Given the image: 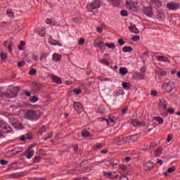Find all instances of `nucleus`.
Returning <instances> with one entry per match:
<instances>
[{"label":"nucleus","mask_w":180,"mask_h":180,"mask_svg":"<svg viewBox=\"0 0 180 180\" xmlns=\"http://www.w3.org/2000/svg\"><path fill=\"white\" fill-rule=\"evenodd\" d=\"M0 57H1V60H6L8 55H6V53L4 52H1Z\"/></svg>","instance_id":"obj_42"},{"label":"nucleus","mask_w":180,"mask_h":180,"mask_svg":"<svg viewBox=\"0 0 180 180\" xmlns=\"http://www.w3.org/2000/svg\"><path fill=\"white\" fill-rule=\"evenodd\" d=\"M51 78H52V81L53 82H55L56 84H63V80L61 79V78L54 75H52L51 76Z\"/></svg>","instance_id":"obj_15"},{"label":"nucleus","mask_w":180,"mask_h":180,"mask_svg":"<svg viewBox=\"0 0 180 180\" xmlns=\"http://www.w3.org/2000/svg\"><path fill=\"white\" fill-rule=\"evenodd\" d=\"M51 137H53V134L50 133L48 134L47 136L44 137V141H46V140L51 139Z\"/></svg>","instance_id":"obj_50"},{"label":"nucleus","mask_w":180,"mask_h":180,"mask_svg":"<svg viewBox=\"0 0 180 180\" xmlns=\"http://www.w3.org/2000/svg\"><path fill=\"white\" fill-rule=\"evenodd\" d=\"M129 72V70L127 68H120V74L121 75H126Z\"/></svg>","instance_id":"obj_25"},{"label":"nucleus","mask_w":180,"mask_h":180,"mask_svg":"<svg viewBox=\"0 0 180 180\" xmlns=\"http://www.w3.org/2000/svg\"><path fill=\"white\" fill-rule=\"evenodd\" d=\"M43 133H46V127L42 126L39 129V134H42Z\"/></svg>","instance_id":"obj_49"},{"label":"nucleus","mask_w":180,"mask_h":180,"mask_svg":"<svg viewBox=\"0 0 180 180\" xmlns=\"http://www.w3.org/2000/svg\"><path fill=\"white\" fill-rule=\"evenodd\" d=\"M72 22H75V23H79V18H75L72 19Z\"/></svg>","instance_id":"obj_63"},{"label":"nucleus","mask_w":180,"mask_h":180,"mask_svg":"<svg viewBox=\"0 0 180 180\" xmlns=\"http://www.w3.org/2000/svg\"><path fill=\"white\" fill-rule=\"evenodd\" d=\"M143 13L148 18H152L153 13V8L151 7H144L143 8Z\"/></svg>","instance_id":"obj_12"},{"label":"nucleus","mask_w":180,"mask_h":180,"mask_svg":"<svg viewBox=\"0 0 180 180\" xmlns=\"http://www.w3.org/2000/svg\"><path fill=\"white\" fill-rule=\"evenodd\" d=\"M131 40H132V41H139V40H140V36L139 35H134L131 37Z\"/></svg>","instance_id":"obj_38"},{"label":"nucleus","mask_w":180,"mask_h":180,"mask_svg":"<svg viewBox=\"0 0 180 180\" xmlns=\"http://www.w3.org/2000/svg\"><path fill=\"white\" fill-rule=\"evenodd\" d=\"M39 34L41 37H44V36H46V30H41V31H39Z\"/></svg>","instance_id":"obj_46"},{"label":"nucleus","mask_w":180,"mask_h":180,"mask_svg":"<svg viewBox=\"0 0 180 180\" xmlns=\"http://www.w3.org/2000/svg\"><path fill=\"white\" fill-rule=\"evenodd\" d=\"M105 46L111 50H115L116 49V45H115V44L107 43L105 44Z\"/></svg>","instance_id":"obj_29"},{"label":"nucleus","mask_w":180,"mask_h":180,"mask_svg":"<svg viewBox=\"0 0 180 180\" xmlns=\"http://www.w3.org/2000/svg\"><path fill=\"white\" fill-rule=\"evenodd\" d=\"M0 164H1V165H6V164H8V161L4 160H0Z\"/></svg>","instance_id":"obj_60"},{"label":"nucleus","mask_w":180,"mask_h":180,"mask_svg":"<svg viewBox=\"0 0 180 180\" xmlns=\"http://www.w3.org/2000/svg\"><path fill=\"white\" fill-rule=\"evenodd\" d=\"M121 16H122L123 18H127V16H129V13H127L126 10H122Z\"/></svg>","instance_id":"obj_36"},{"label":"nucleus","mask_w":180,"mask_h":180,"mask_svg":"<svg viewBox=\"0 0 180 180\" xmlns=\"http://www.w3.org/2000/svg\"><path fill=\"white\" fill-rule=\"evenodd\" d=\"M147 71V68L143 66L141 69V77H144V75H146V72Z\"/></svg>","instance_id":"obj_35"},{"label":"nucleus","mask_w":180,"mask_h":180,"mask_svg":"<svg viewBox=\"0 0 180 180\" xmlns=\"http://www.w3.org/2000/svg\"><path fill=\"white\" fill-rule=\"evenodd\" d=\"M25 64H26V62H25V61L18 62V67H19V68L23 67Z\"/></svg>","instance_id":"obj_52"},{"label":"nucleus","mask_w":180,"mask_h":180,"mask_svg":"<svg viewBox=\"0 0 180 180\" xmlns=\"http://www.w3.org/2000/svg\"><path fill=\"white\" fill-rule=\"evenodd\" d=\"M33 147L34 145L31 144L30 146L25 150L24 155L27 157V158H32L33 155H34V150H33Z\"/></svg>","instance_id":"obj_9"},{"label":"nucleus","mask_w":180,"mask_h":180,"mask_svg":"<svg viewBox=\"0 0 180 180\" xmlns=\"http://www.w3.org/2000/svg\"><path fill=\"white\" fill-rule=\"evenodd\" d=\"M6 15L8 16V18H15V13H13L12 10H7Z\"/></svg>","instance_id":"obj_31"},{"label":"nucleus","mask_w":180,"mask_h":180,"mask_svg":"<svg viewBox=\"0 0 180 180\" xmlns=\"http://www.w3.org/2000/svg\"><path fill=\"white\" fill-rule=\"evenodd\" d=\"M49 43L51 46H58L59 47H63V44L61 43H54V39H53V37L50 36L49 38Z\"/></svg>","instance_id":"obj_18"},{"label":"nucleus","mask_w":180,"mask_h":180,"mask_svg":"<svg viewBox=\"0 0 180 180\" xmlns=\"http://www.w3.org/2000/svg\"><path fill=\"white\" fill-rule=\"evenodd\" d=\"M104 176H110L111 179H117L119 178V175H112V172H103Z\"/></svg>","instance_id":"obj_17"},{"label":"nucleus","mask_w":180,"mask_h":180,"mask_svg":"<svg viewBox=\"0 0 180 180\" xmlns=\"http://www.w3.org/2000/svg\"><path fill=\"white\" fill-rule=\"evenodd\" d=\"M34 180H47V179L46 178L35 177L34 178Z\"/></svg>","instance_id":"obj_64"},{"label":"nucleus","mask_w":180,"mask_h":180,"mask_svg":"<svg viewBox=\"0 0 180 180\" xmlns=\"http://www.w3.org/2000/svg\"><path fill=\"white\" fill-rule=\"evenodd\" d=\"M171 140H172V135L169 134V135L167 136V143H169V142L171 141Z\"/></svg>","instance_id":"obj_57"},{"label":"nucleus","mask_w":180,"mask_h":180,"mask_svg":"<svg viewBox=\"0 0 180 180\" xmlns=\"http://www.w3.org/2000/svg\"><path fill=\"white\" fill-rule=\"evenodd\" d=\"M153 120H155V122H158L159 123V124H164V118H162L160 116L155 117L153 118Z\"/></svg>","instance_id":"obj_22"},{"label":"nucleus","mask_w":180,"mask_h":180,"mask_svg":"<svg viewBox=\"0 0 180 180\" xmlns=\"http://www.w3.org/2000/svg\"><path fill=\"white\" fill-rule=\"evenodd\" d=\"M154 153L155 157H161V154H162V148H158Z\"/></svg>","instance_id":"obj_23"},{"label":"nucleus","mask_w":180,"mask_h":180,"mask_svg":"<svg viewBox=\"0 0 180 180\" xmlns=\"http://www.w3.org/2000/svg\"><path fill=\"white\" fill-rule=\"evenodd\" d=\"M128 110H129V108H127V107H125L124 109L122 110V114L126 115V113H127Z\"/></svg>","instance_id":"obj_56"},{"label":"nucleus","mask_w":180,"mask_h":180,"mask_svg":"<svg viewBox=\"0 0 180 180\" xmlns=\"http://www.w3.org/2000/svg\"><path fill=\"white\" fill-rule=\"evenodd\" d=\"M153 168H154V162H148L143 164L144 171H150V169H153Z\"/></svg>","instance_id":"obj_14"},{"label":"nucleus","mask_w":180,"mask_h":180,"mask_svg":"<svg viewBox=\"0 0 180 180\" xmlns=\"http://www.w3.org/2000/svg\"><path fill=\"white\" fill-rule=\"evenodd\" d=\"M36 72H37V70H36V69L32 68L29 71L28 74H29V75L33 76V75H34V74H36Z\"/></svg>","instance_id":"obj_41"},{"label":"nucleus","mask_w":180,"mask_h":180,"mask_svg":"<svg viewBox=\"0 0 180 180\" xmlns=\"http://www.w3.org/2000/svg\"><path fill=\"white\" fill-rule=\"evenodd\" d=\"M23 92L25 96H28V97L32 96V94L27 89L23 90Z\"/></svg>","instance_id":"obj_44"},{"label":"nucleus","mask_w":180,"mask_h":180,"mask_svg":"<svg viewBox=\"0 0 180 180\" xmlns=\"http://www.w3.org/2000/svg\"><path fill=\"white\" fill-rule=\"evenodd\" d=\"M167 112L170 115H173V113H175V108H173L172 107L169 108H167Z\"/></svg>","instance_id":"obj_40"},{"label":"nucleus","mask_w":180,"mask_h":180,"mask_svg":"<svg viewBox=\"0 0 180 180\" xmlns=\"http://www.w3.org/2000/svg\"><path fill=\"white\" fill-rule=\"evenodd\" d=\"M123 53H131L133 51V48L131 46H124L122 48Z\"/></svg>","instance_id":"obj_26"},{"label":"nucleus","mask_w":180,"mask_h":180,"mask_svg":"<svg viewBox=\"0 0 180 180\" xmlns=\"http://www.w3.org/2000/svg\"><path fill=\"white\" fill-rule=\"evenodd\" d=\"M33 60H34V61H39V56L36 54H32V56Z\"/></svg>","instance_id":"obj_55"},{"label":"nucleus","mask_w":180,"mask_h":180,"mask_svg":"<svg viewBox=\"0 0 180 180\" xmlns=\"http://www.w3.org/2000/svg\"><path fill=\"white\" fill-rule=\"evenodd\" d=\"M151 95L152 96H157V95H158V92H157V91L155 90H153L151 92Z\"/></svg>","instance_id":"obj_61"},{"label":"nucleus","mask_w":180,"mask_h":180,"mask_svg":"<svg viewBox=\"0 0 180 180\" xmlns=\"http://www.w3.org/2000/svg\"><path fill=\"white\" fill-rule=\"evenodd\" d=\"M25 117L27 120H34V122H36L40 119V113L39 111L28 110L25 113Z\"/></svg>","instance_id":"obj_4"},{"label":"nucleus","mask_w":180,"mask_h":180,"mask_svg":"<svg viewBox=\"0 0 180 180\" xmlns=\"http://www.w3.org/2000/svg\"><path fill=\"white\" fill-rule=\"evenodd\" d=\"M134 141H137L136 135H131L127 137H124L121 135L113 139V143L114 144H116V146H123L125 143H134Z\"/></svg>","instance_id":"obj_1"},{"label":"nucleus","mask_w":180,"mask_h":180,"mask_svg":"<svg viewBox=\"0 0 180 180\" xmlns=\"http://www.w3.org/2000/svg\"><path fill=\"white\" fill-rule=\"evenodd\" d=\"M107 123H108L109 124H110V123H115V120H113L112 118H108L107 120Z\"/></svg>","instance_id":"obj_58"},{"label":"nucleus","mask_w":180,"mask_h":180,"mask_svg":"<svg viewBox=\"0 0 180 180\" xmlns=\"http://www.w3.org/2000/svg\"><path fill=\"white\" fill-rule=\"evenodd\" d=\"M30 102L32 103H36V102H37V101H39V98L37 97V96H33L30 99Z\"/></svg>","instance_id":"obj_33"},{"label":"nucleus","mask_w":180,"mask_h":180,"mask_svg":"<svg viewBox=\"0 0 180 180\" xmlns=\"http://www.w3.org/2000/svg\"><path fill=\"white\" fill-rule=\"evenodd\" d=\"M126 5L129 11H132V12L137 11V3L136 1H133V0L127 1Z\"/></svg>","instance_id":"obj_7"},{"label":"nucleus","mask_w":180,"mask_h":180,"mask_svg":"<svg viewBox=\"0 0 180 180\" xmlns=\"http://www.w3.org/2000/svg\"><path fill=\"white\" fill-rule=\"evenodd\" d=\"M154 57L157 58L158 61L161 63H169V60L167 56H160L158 55V53H154Z\"/></svg>","instance_id":"obj_11"},{"label":"nucleus","mask_w":180,"mask_h":180,"mask_svg":"<svg viewBox=\"0 0 180 180\" xmlns=\"http://www.w3.org/2000/svg\"><path fill=\"white\" fill-rule=\"evenodd\" d=\"M102 64H104V65H107V67H109L110 65V63L108 61V59H103L101 61Z\"/></svg>","instance_id":"obj_39"},{"label":"nucleus","mask_w":180,"mask_h":180,"mask_svg":"<svg viewBox=\"0 0 180 180\" xmlns=\"http://www.w3.org/2000/svg\"><path fill=\"white\" fill-rule=\"evenodd\" d=\"M96 47H98L100 50H103V47H105V43L100 41L98 44H96Z\"/></svg>","instance_id":"obj_32"},{"label":"nucleus","mask_w":180,"mask_h":180,"mask_svg":"<svg viewBox=\"0 0 180 180\" xmlns=\"http://www.w3.org/2000/svg\"><path fill=\"white\" fill-rule=\"evenodd\" d=\"M180 4L176 2H169L167 4V8L169 11H176L179 8Z\"/></svg>","instance_id":"obj_8"},{"label":"nucleus","mask_w":180,"mask_h":180,"mask_svg":"<svg viewBox=\"0 0 180 180\" xmlns=\"http://www.w3.org/2000/svg\"><path fill=\"white\" fill-rule=\"evenodd\" d=\"M2 133L7 134L8 133H13L12 127L5 122L4 120H0V137H2Z\"/></svg>","instance_id":"obj_3"},{"label":"nucleus","mask_w":180,"mask_h":180,"mask_svg":"<svg viewBox=\"0 0 180 180\" xmlns=\"http://www.w3.org/2000/svg\"><path fill=\"white\" fill-rule=\"evenodd\" d=\"M101 8V1L94 0L93 1L89 3L86 6V9L88 12H94L96 9H99Z\"/></svg>","instance_id":"obj_5"},{"label":"nucleus","mask_w":180,"mask_h":180,"mask_svg":"<svg viewBox=\"0 0 180 180\" xmlns=\"http://www.w3.org/2000/svg\"><path fill=\"white\" fill-rule=\"evenodd\" d=\"M73 108L77 113H82L84 112V107L80 102H73Z\"/></svg>","instance_id":"obj_10"},{"label":"nucleus","mask_w":180,"mask_h":180,"mask_svg":"<svg viewBox=\"0 0 180 180\" xmlns=\"http://www.w3.org/2000/svg\"><path fill=\"white\" fill-rule=\"evenodd\" d=\"M103 146L101 143H96L95 146V150H101V148H103Z\"/></svg>","instance_id":"obj_47"},{"label":"nucleus","mask_w":180,"mask_h":180,"mask_svg":"<svg viewBox=\"0 0 180 180\" xmlns=\"http://www.w3.org/2000/svg\"><path fill=\"white\" fill-rule=\"evenodd\" d=\"M158 110L162 116H164L167 113L168 108V102L165 98H160L158 101Z\"/></svg>","instance_id":"obj_2"},{"label":"nucleus","mask_w":180,"mask_h":180,"mask_svg":"<svg viewBox=\"0 0 180 180\" xmlns=\"http://www.w3.org/2000/svg\"><path fill=\"white\" fill-rule=\"evenodd\" d=\"M152 3L157 5L158 8H161V6H162V4L161 1H160V0H152Z\"/></svg>","instance_id":"obj_30"},{"label":"nucleus","mask_w":180,"mask_h":180,"mask_svg":"<svg viewBox=\"0 0 180 180\" xmlns=\"http://www.w3.org/2000/svg\"><path fill=\"white\" fill-rule=\"evenodd\" d=\"M110 2H111L112 5L113 6L118 7L119 5H120V0H108Z\"/></svg>","instance_id":"obj_28"},{"label":"nucleus","mask_w":180,"mask_h":180,"mask_svg":"<svg viewBox=\"0 0 180 180\" xmlns=\"http://www.w3.org/2000/svg\"><path fill=\"white\" fill-rule=\"evenodd\" d=\"M82 136L84 138H86V137H92V135H91V133H89V131H86V129H84L82 131Z\"/></svg>","instance_id":"obj_21"},{"label":"nucleus","mask_w":180,"mask_h":180,"mask_svg":"<svg viewBox=\"0 0 180 180\" xmlns=\"http://www.w3.org/2000/svg\"><path fill=\"white\" fill-rule=\"evenodd\" d=\"M175 88V82L169 81L167 83L163 84L162 89L164 94H169L172 92V90Z\"/></svg>","instance_id":"obj_6"},{"label":"nucleus","mask_w":180,"mask_h":180,"mask_svg":"<svg viewBox=\"0 0 180 180\" xmlns=\"http://www.w3.org/2000/svg\"><path fill=\"white\" fill-rule=\"evenodd\" d=\"M97 79H99V81H101V82H106L107 81H110V79H108V78L102 79V77L101 76H98L97 77Z\"/></svg>","instance_id":"obj_37"},{"label":"nucleus","mask_w":180,"mask_h":180,"mask_svg":"<svg viewBox=\"0 0 180 180\" xmlns=\"http://www.w3.org/2000/svg\"><path fill=\"white\" fill-rule=\"evenodd\" d=\"M131 124L136 127V126H140L141 123L140 122H139V120H134L131 122Z\"/></svg>","instance_id":"obj_43"},{"label":"nucleus","mask_w":180,"mask_h":180,"mask_svg":"<svg viewBox=\"0 0 180 180\" xmlns=\"http://www.w3.org/2000/svg\"><path fill=\"white\" fill-rule=\"evenodd\" d=\"M120 180H129V179L124 175H121V176L120 177Z\"/></svg>","instance_id":"obj_62"},{"label":"nucleus","mask_w":180,"mask_h":180,"mask_svg":"<svg viewBox=\"0 0 180 180\" xmlns=\"http://www.w3.org/2000/svg\"><path fill=\"white\" fill-rule=\"evenodd\" d=\"M84 43H85V39L84 38H80L79 40L77 42V44L79 46H82V44H84Z\"/></svg>","instance_id":"obj_45"},{"label":"nucleus","mask_w":180,"mask_h":180,"mask_svg":"<svg viewBox=\"0 0 180 180\" xmlns=\"http://www.w3.org/2000/svg\"><path fill=\"white\" fill-rule=\"evenodd\" d=\"M20 140L21 141H26V140H32L33 139V134L32 132H28L27 134H25V135H22L19 137Z\"/></svg>","instance_id":"obj_13"},{"label":"nucleus","mask_w":180,"mask_h":180,"mask_svg":"<svg viewBox=\"0 0 180 180\" xmlns=\"http://www.w3.org/2000/svg\"><path fill=\"white\" fill-rule=\"evenodd\" d=\"M129 30L131 32V33H135V34H138V33H140V31L139 30V28L136 27V25H131L129 27Z\"/></svg>","instance_id":"obj_16"},{"label":"nucleus","mask_w":180,"mask_h":180,"mask_svg":"<svg viewBox=\"0 0 180 180\" xmlns=\"http://www.w3.org/2000/svg\"><path fill=\"white\" fill-rule=\"evenodd\" d=\"M73 92H75V94L76 95H79V94H81L82 91L81 89H75Z\"/></svg>","instance_id":"obj_53"},{"label":"nucleus","mask_w":180,"mask_h":180,"mask_svg":"<svg viewBox=\"0 0 180 180\" xmlns=\"http://www.w3.org/2000/svg\"><path fill=\"white\" fill-rule=\"evenodd\" d=\"M175 171V167H169L168 169H167V172L169 174H172V172H174Z\"/></svg>","instance_id":"obj_51"},{"label":"nucleus","mask_w":180,"mask_h":180,"mask_svg":"<svg viewBox=\"0 0 180 180\" xmlns=\"http://www.w3.org/2000/svg\"><path fill=\"white\" fill-rule=\"evenodd\" d=\"M131 86V85L130 84V83L126 82H122V87L124 88V89H125V91H129Z\"/></svg>","instance_id":"obj_24"},{"label":"nucleus","mask_w":180,"mask_h":180,"mask_svg":"<svg viewBox=\"0 0 180 180\" xmlns=\"http://www.w3.org/2000/svg\"><path fill=\"white\" fill-rule=\"evenodd\" d=\"M61 55L58 53H53L52 60L53 61H56L57 63L61 61Z\"/></svg>","instance_id":"obj_20"},{"label":"nucleus","mask_w":180,"mask_h":180,"mask_svg":"<svg viewBox=\"0 0 180 180\" xmlns=\"http://www.w3.org/2000/svg\"><path fill=\"white\" fill-rule=\"evenodd\" d=\"M118 44L120 46H123V44H124V41H123L122 39H118Z\"/></svg>","instance_id":"obj_59"},{"label":"nucleus","mask_w":180,"mask_h":180,"mask_svg":"<svg viewBox=\"0 0 180 180\" xmlns=\"http://www.w3.org/2000/svg\"><path fill=\"white\" fill-rule=\"evenodd\" d=\"M107 165H112V168H115V165H117V164L115 163V160L114 159H110L108 162V163H107Z\"/></svg>","instance_id":"obj_34"},{"label":"nucleus","mask_w":180,"mask_h":180,"mask_svg":"<svg viewBox=\"0 0 180 180\" xmlns=\"http://www.w3.org/2000/svg\"><path fill=\"white\" fill-rule=\"evenodd\" d=\"M20 176H22V175H20V174H13L9 176L10 178H20Z\"/></svg>","instance_id":"obj_48"},{"label":"nucleus","mask_w":180,"mask_h":180,"mask_svg":"<svg viewBox=\"0 0 180 180\" xmlns=\"http://www.w3.org/2000/svg\"><path fill=\"white\" fill-rule=\"evenodd\" d=\"M11 151H13V154H18L19 153H22L23 151V147H17L15 148L13 150Z\"/></svg>","instance_id":"obj_27"},{"label":"nucleus","mask_w":180,"mask_h":180,"mask_svg":"<svg viewBox=\"0 0 180 180\" xmlns=\"http://www.w3.org/2000/svg\"><path fill=\"white\" fill-rule=\"evenodd\" d=\"M48 56H49V53H44L41 54V59L44 58V60H46Z\"/></svg>","instance_id":"obj_54"},{"label":"nucleus","mask_w":180,"mask_h":180,"mask_svg":"<svg viewBox=\"0 0 180 180\" xmlns=\"http://www.w3.org/2000/svg\"><path fill=\"white\" fill-rule=\"evenodd\" d=\"M12 46H13V44L11 41H6L4 43V47L8 49L9 53H12Z\"/></svg>","instance_id":"obj_19"}]
</instances>
